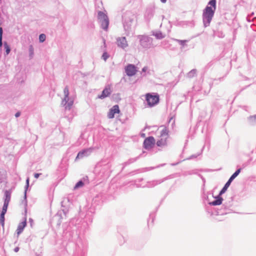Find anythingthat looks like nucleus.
Instances as JSON below:
<instances>
[{"label": "nucleus", "mask_w": 256, "mask_h": 256, "mask_svg": "<svg viewBox=\"0 0 256 256\" xmlns=\"http://www.w3.org/2000/svg\"><path fill=\"white\" fill-rule=\"evenodd\" d=\"M8 205V204H4L3 206V208H2V215H4V214H6V210H7Z\"/></svg>", "instance_id": "6ab92c4d"}, {"label": "nucleus", "mask_w": 256, "mask_h": 256, "mask_svg": "<svg viewBox=\"0 0 256 256\" xmlns=\"http://www.w3.org/2000/svg\"><path fill=\"white\" fill-rule=\"evenodd\" d=\"M230 184L229 182H227L226 184L224 185V187L222 188V189L220 190V192L219 194V195H222L224 193L226 192V191L227 190L228 188L230 186Z\"/></svg>", "instance_id": "4468645a"}, {"label": "nucleus", "mask_w": 256, "mask_h": 256, "mask_svg": "<svg viewBox=\"0 0 256 256\" xmlns=\"http://www.w3.org/2000/svg\"><path fill=\"white\" fill-rule=\"evenodd\" d=\"M2 37H0V46L2 45Z\"/></svg>", "instance_id": "2f4dec72"}, {"label": "nucleus", "mask_w": 256, "mask_h": 256, "mask_svg": "<svg viewBox=\"0 0 256 256\" xmlns=\"http://www.w3.org/2000/svg\"><path fill=\"white\" fill-rule=\"evenodd\" d=\"M14 250H15V252H17L18 250V248H16Z\"/></svg>", "instance_id": "f704fd0d"}, {"label": "nucleus", "mask_w": 256, "mask_h": 256, "mask_svg": "<svg viewBox=\"0 0 256 256\" xmlns=\"http://www.w3.org/2000/svg\"><path fill=\"white\" fill-rule=\"evenodd\" d=\"M26 222H22V224H26Z\"/></svg>", "instance_id": "c9c22d12"}, {"label": "nucleus", "mask_w": 256, "mask_h": 256, "mask_svg": "<svg viewBox=\"0 0 256 256\" xmlns=\"http://www.w3.org/2000/svg\"><path fill=\"white\" fill-rule=\"evenodd\" d=\"M88 150H85L82 152H79L78 154V156H77L76 158H82L83 156V155L86 152H88Z\"/></svg>", "instance_id": "f3484780"}, {"label": "nucleus", "mask_w": 256, "mask_h": 256, "mask_svg": "<svg viewBox=\"0 0 256 256\" xmlns=\"http://www.w3.org/2000/svg\"><path fill=\"white\" fill-rule=\"evenodd\" d=\"M146 100L149 106L152 107L158 104L159 102V96L158 94L152 95L151 94H146L145 96Z\"/></svg>", "instance_id": "f03ea898"}, {"label": "nucleus", "mask_w": 256, "mask_h": 256, "mask_svg": "<svg viewBox=\"0 0 256 256\" xmlns=\"http://www.w3.org/2000/svg\"><path fill=\"white\" fill-rule=\"evenodd\" d=\"M160 128L161 129L160 137L166 138V139H167L168 138V129L164 126H160Z\"/></svg>", "instance_id": "1a4fd4ad"}, {"label": "nucleus", "mask_w": 256, "mask_h": 256, "mask_svg": "<svg viewBox=\"0 0 256 256\" xmlns=\"http://www.w3.org/2000/svg\"><path fill=\"white\" fill-rule=\"evenodd\" d=\"M120 112L119 106L118 105L114 106L110 110L108 114V118H113L115 114H118Z\"/></svg>", "instance_id": "39448f33"}, {"label": "nucleus", "mask_w": 256, "mask_h": 256, "mask_svg": "<svg viewBox=\"0 0 256 256\" xmlns=\"http://www.w3.org/2000/svg\"><path fill=\"white\" fill-rule=\"evenodd\" d=\"M148 38H147L146 37H143L140 40V44H141L142 46L146 47V46H148V45L146 44H145L144 43L146 42H148Z\"/></svg>", "instance_id": "2eb2a0df"}, {"label": "nucleus", "mask_w": 256, "mask_h": 256, "mask_svg": "<svg viewBox=\"0 0 256 256\" xmlns=\"http://www.w3.org/2000/svg\"><path fill=\"white\" fill-rule=\"evenodd\" d=\"M4 48L6 49V53L7 54H8L10 50V48L7 44H4Z\"/></svg>", "instance_id": "412c9836"}, {"label": "nucleus", "mask_w": 256, "mask_h": 256, "mask_svg": "<svg viewBox=\"0 0 256 256\" xmlns=\"http://www.w3.org/2000/svg\"><path fill=\"white\" fill-rule=\"evenodd\" d=\"M117 44L118 46L124 48L128 46L127 41L125 37L120 38L117 40Z\"/></svg>", "instance_id": "6e6552de"}, {"label": "nucleus", "mask_w": 256, "mask_h": 256, "mask_svg": "<svg viewBox=\"0 0 256 256\" xmlns=\"http://www.w3.org/2000/svg\"><path fill=\"white\" fill-rule=\"evenodd\" d=\"M112 92L111 88L110 86H108L105 88L102 92V93L100 95L98 96V98L100 99H104L105 98L109 96Z\"/></svg>", "instance_id": "0eeeda50"}, {"label": "nucleus", "mask_w": 256, "mask_h": 256, "mask_svg": "<svg viewBox=\"0 0 256 256\" xmlns=\"http://www.w3.org/2000/svg\"><path fill=\"white\" fill-rule=\"evenodd\" d=\"M4 195H5V199H4V204H8L10 201V200L11 194L9 191L6 190L4 192Z\"/></svg>", "instance_id": "9d476101"}, {"label": "nucleus", "mask_w": 256, "mask_h": 256, "mask_svg": "<svg viewBox=\"0 0 256 256\" xmlns=\"http://www.w3.org/2000/svg\"><path fill=\"white\" fill-rule=\"evenodd\" d=\"M2 28H0V37H2Z\"/></svg>", "instance_id": "c85d7f7f"}, {"label": "nucleus", "mask_w": 256, "mask_h": 256, "mask_svg": "<svg viewBox=\"0 0 256 256\" xmlns=\"http://www.w3.org/2000/svg\"><path fill=\"white\" fill-rule=\"evenodd\" d=\"M166 138H162L157 142L156 144L159 146H165L166 144Z\"/></svg>", "instance_id": "9b49d317"}, {"label": "nucleus", "mask_w": 256, "mask_h": 256, "mask_svg": "<svg viewBox=\"0 0 256 256\" xmlns=\"http://www.w3.org/2000/svg\"><path fill=\"white\" fill-rule=\"evenodd\" d=\"M64 94L65 96L64 100L66 102H67L68 100V95H69V90H68V86H66L64 88Z\"/></svg>", "instance_id": "ddd939ff"}, {"label": "nucleus", "mask_w": 256, "mask_h": 256, "mask_svg": "<svg viewBox=\"0 0 256 256\" xmlns=\"http://www.w3.org/2000/svg\"><path fill=\"white\" fill-rule=\"evenodd\" d=\"M208 4L213 6L214 9L210 6H206L203 12V21L204 25L206 26H208L212 19L214 14V11L216 7V0H211L208 2Z\"/></svg>", "instance_id": "f257e3e1"}, {"label": "nucleus", "mask_w": 256, "mask_h": 256, "mask_svg": "<svg viewBox=\"0 0 256 256\" xmlns=\"http://www.w3.org/2000/svg\"><path fill=\"white\" fill-rule=\"evenodd\" d=\"M20 112H16V114L15 116H16V117H18V116H20Z\"/></svg>", "instance_id": "c756f323"}, {"label": "nucleus", "mask_w": 256, "mask_h": 256, "mask_svg": "<svg viewBox=\"0 0 256 256\" xmlns=\"http://www.w3.org/2000/svg\"><path fill=\"white\" fill-rule=\"evenodd\" d=\"M241 171V169L239 168L238 169L232 176L234 178H235L238 174L240 173Z\"/></svg>", "instance_id": "5701e85b"}, {"label": "nucleus", "mask_w": 256, "mask_h": 256, "mask_svg": "<svg viewBox=\"0 0 256 256\" xmlns=\"http://www.w3.org/2000/svg\"><path fill=\"white\" fill-rule=\"evenodd\" d=\"M84 184L82 181H79L78 182L76 183L74 186V188L76 189L80 187H82L84 186Z\"/></svg>", "instance_id": "a211bd4d"}, {"label": "nucleus", "mask_w": 256, "mask_h": 256, "mask_svg": "<svg viewBox=\"0 0 256 256\" xmlns=\"http://www.w3.org/2000/svg\"><path fill=\"white\" fill-rule=\"evenodd\" d=\"M161 2L162 3H165L166 1V0H160Z\"/></svg>", "instance_id": "473e14b6"}, {"label": "nucleus", "mask_w": 256, "mask_h": 256, "mask_svg": "<svg viewBox=\"0 0 256 256\" xmlns=\"http://www.w3.org/2000/svg\"><path fill=\"white\" fill-rule=\"evenodd\" d=\"M155 140L152 136H149L146 138L144 142V148L146 150L152 148L155 144Z\"/></svg>", "instance_id": "20e7f679"}, {"label": "nucleus", "mask_w": 256, "mask_h": 256, "mask_svg": "<svg viewBox=\"0 0 256 256\" xmlns=\"http://www.w3.org/2000/svg\"><path fill=\"white\" fill-rule=\"evenodd\" d=\"M26 225H23L22 226H20L17 230V234H19L23 230L24 226Z\"/></svg>", "instance_id": "4be33fe9"}, {"label": "nucleus", "mask_w": 256, "mask_h": 256, "mask_svg": "<svg viewBox=\"0 0 256 256\" xmlns=\"http://www.w3.org/2000/svg\"><path fill=\"white\" fill-rule=\"evenodd\" d=\"M178 42L182 45H184L186 40H177Z\"/></svg>", "instance_id": "a878e982"}, {"label": "nucleus", "mask_w": 256, "mask_h": 256, "mask_svg": "<svg viewBox=\"0 0 256 256\" xmlns=\"http://www.w3.org/2000/svg\"><path fill=\"white\" fill-rule=\"evenodd\" d=\"M126 72L128 76H132L136 74V68L134 65L128 64L126 68Z\"/></svg>", "instance_id": "423d86ee"}, {"label": "nucleus", "mask_w": 256, "mask_h": 256, "mask_svg": "<svg viewBox=\"0 0 256 256\" xmlns=\"http://www.w3.org/2000/svg\"><path fill=\"white\" fill-rule=\"evenodd\" d=\"M154 36L158 39H161L164 38V36L162 34V33L160 32H156L154 34Z\"/></svg>", "instance_id": "dca6fc26"}, {"label": "nucleus", "mask_w": 256, "mask_h": 256, "mask_svg": "<svg viewBox=\"0 0 256 256\" xmlns=\"http://www.w3.org/2000/svg\"><path fill=\"white\" fill-rule=\"evenodd\" d=\"M222 198H218V199H217L216 200H214L211 202L210 203V204L212 206H218L220 205L222 202Z\"/></svg>", "instance_id": "f8f14e48"}, {"label": "nucleus", "mask_w": 256, "mask_h": 256, "mask_svg": "<svg viewBox=\"0 0 256 256\" xmlns=\"http://www.w3.org/2000/svg\"><path fill=\"white\" fill-rule=\"evenodd\" d=\"M234 178L232 177V176H230V179L228 180L227 182H229L230 184V183L232 182L234 180Z\"/></svg>", "instance_id": "bb28decb"}, {"label": "nucleus", "mask_w": 256, "mask_h": 256, "mask_svg": "<svg viewBox=\"0 0 256 256\" xmlns=\"http://www.w3.org/2000/svg\"><path fill=\"white\" fill-rule=\"evenodd\" d=\"M146 67H144V68H142V70H143L144 72L146 71Z\"/></svg>", "instance_id": "72a5a7b5"}, {"label": "nucleus", "mask_w": 256, "mask_h": 256, "mask_svg": "<svg viewBox=\"0 0 256 256\" xmlns=\"http://www.w3.org/2000/svg\"><path fill=\"white\" fill-rule=\"evenodd\" d=\"M98 19L101 24L102 28L106 30L109 24L108 16L104 12H100L98 13Z\"/></svg>", "instance_id": "7ed1b4c3"}, {"label": "nucleus", "mask_w": 256, "mask_h": 256, "mask_svg": "<svg viewBox=\"0 0 256 256\" xmlns=\"http://www.w3.org/2000/svg\"><path fill=\"white\" fill-rule=\"evenodd\" d=\"M40 174L36 173L34 174V176L36 178H38L39 177Z\"/></svg>", "instance_id": "cd10ccee"}, {"label": "nucleus", "mask_w": 256, "mask_h": 256, "mask_svg": "<svg viewBox=\"0 0 256 256\" xmlns=\"http://www.w3.org/2000/svg\"><path fill=\"white\" fill-rule=\"evenodd\" d=\"M26 184H27V186H28L29 184V178H28L26 180Z\"/></svg>", "instance_id": "7c9ffc66"}, {"label": "nucleus", "mask_w": 256, "mask_h": 256, "mask_svg": "<svg viewBox=\"0 0 256 256\" xmlns=\"http://www.w3.org/2000/svg\"><path fill=\"white\" fill-rule=\"evenodd\" d=\"M4 215H2V212L1 214H0V223L2 224H3L4 223Z\"/></svg>", "instance_id": "b1692460"}, {"label": "nucleus", "mask_w": 256, "mask_h": 256, "mask_svg": "<svg viewBox=\"0 0 256 256\" xmlns=\"http://www.w3.org/2000/svg\"><path fill=\"white\" fill-rule=\"evenodd\" d=\"M102 58L106 61L108 58V55L106 52H104L102 56Z\"/></svg>", "instance_id": "393cba45"}, {"label": "nucleus", "mask_w": 256, "mask_h": 256, "mask_svg": "<svg viewBox=\"0 0 256 256\" xmlns=\"http://www.w3.org/2000/svg\"><path fill=\"white\" fill-rule=\"evenodd\" d=\"M46 35L44 34H40L39 36V40L40 42H44L46 40Z\"/></svg>", "instance_id": "aec40b11"}]
</instances>
